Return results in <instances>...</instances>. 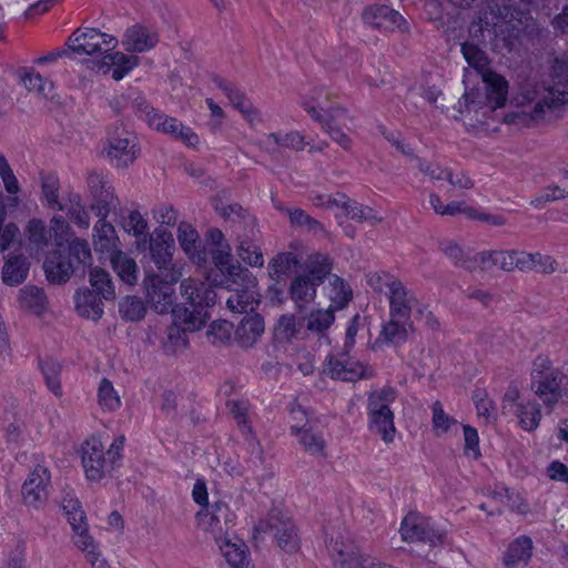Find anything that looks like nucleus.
<instances>
[{"mask_svg":"<svg viewBox=\"0 0 568 568\" xmlns=\"http://www.w3.org/2000/svg\"><path fill=\"white\" fill-rule=\"evenodd\" d=\"M181 303L172 308L173 323L166 329L165 347L173 351L186 345V332L201 329L211 317L217 294L211 284L187 277L181 281Z\"/></svg>","mask_w":568,"mask_h":568,"instance_id":"nucleus-1","label":"nucleus"},{"mask_svg":"<svg viewBox=\"0 0 568 568\" xmlns=\"http://www.w3.org/2000/svg\"><path fill=\"white\" fill-rule=\"evenodd\" d=\"M67 45L77 54H104L102 60L97 62L98 71L111 73L116 81L124 78L139 63L138 57L125 55L122 52L109 53L118 45V39L95 28L75 30L68 39Z\"/></svg>","mask_w":568,"mask_h":568,"instance_id":"nucleus-2","label":"nucleus"},{"mask_svg":"<svg viewBox=\"0 0 568 568\" xmlns=\"http://www.w3.org/2000/svg\"><path fill=\"white\" fill-rule=\"evenodd\" d=\"M488 11L478 16L469 26V42L486 44L487 37L494 48L513 50L523 32L521 19L511 13L508 19L509 6L505 4V12L501 11L498 2L488 0Z\"/></svg>","mask_w":568,"mask_h":568,"instance_id":"nucleus-3","label":"nucleus"},{"mask_svg":"<svg viewBox=\"0 0 568 568\" xmlns=\"http://www.w3.org/2000/svg\"><path fill=\"white\" fill-rule=\"evenodd\" d=\"M57 248L44 262L47 278L51 283L61 284L72 275L84 276L85 270L92 264V254L89 243L79 237L65 239L62 235L55 239Z\"/></svg>","mask_w":568,"mask_h":568,"instance_id":"nucleus-4","label":"nucleus"},{"mask_svg":"<svg viewBox=\"0 0 568 568\" xmlns=\"http://www.w3.org/2000/svg\"><path fill=\"white\" fill-rule=\"evenodd\" d=\"M531 389L551 410L568 400V376L547 357L538 356L531 372Z\"/></svg>","mask_w":568,"mask_h":568,"instance_id":"nucleus-5","label":"nucleus"},{"mask_svg":"<svg viewBox=\"0 0 568 568\" xmlns=\"http://www.w3.org/2000/svg\"><path fill=\"white\" fill-rule=\"evenodd\" d=\"M552 84L547 97L535 102L534 105H524L520 114H508L507 119L515 122V118L528 115L534 121L544 120L557 105L568 104V63L556 58L552 64Z\"/></svg>","mask_w":568,"mask_h":568,"instance_id":"nucleus-6","label":"nucleus"},{"mask_svg":"<svg viewBox=\"0 0 568 568\" xmlns=\"http://www.w3.org/2000/svg\"><path fill=\"white\" fill-rule=\"evenodd\" d=\"M124 440V436L115 438L105 453L98 438L92 437L83 444L82 465L89 480L99 481L113 471L122 457Z\"/></svg>","mask_w":568,"mask_h":568,"instance_id":"nucleus-7","label":"nucleus"},{"mask_svg":"<svg viewBox=\"0 0 568 568\" xmlns=\"http://www.w3.org/2000/svg\"><path fill=\"white\" fill-rule=\"evenodd\" d=\"M236 270L235 277L222 284L230 292L226 306L231 312L239 314L255 312L261 302L257 280L245 267H236Z\"/></svg>","mask_w":568,"mask_h":568,"instance_id":"nucleus-8","label":"nucleus"},{"mask_svg":"<svg viewBox=\"0 0 568 568\" xmlns=\"http://www.w3.org/2000/svg\"><path fill=\"white\" fill-rule=\"evenodd\" d=\"M144 290L145 300L151 308L159 314L172 313L175 307V290L174 285L181 277L180 271L155 273L144 268Z\"/></svg>","mask_w":568,"mask_h":568,"instance_id":"nucleus-9","label":"nucleus"},{"mask_svg":"<svg viewBox=\"0 0 568 568\" xmlns=\"http://www.w3.org/2000/svg\"><path fill=\"white\" fill-rule=\"evenodd\" d=\"M302 106L314 121L322 125L323 130L333 141L338 143L344 150L351 149V139L336 125V122L345 113L343 108L327 109L325 100L315 94L304 99Z\"/></svg>","mask_w":568,"mask_h":568,"instance_id":"nucleus-10","label":"nucleus"},{"mask_svg":"<svg viewBox=\"0 0 568 568\" xmlns=\"http://www.w3.org/2000/svg\"><path fill=\"white\" fill-rule=\"evenodd\" d=\"M256 530L272 532L277 546L286 554H294L300 549L297 528L291 517L281 510L273 509L266 520L258 523Z\"/></svg>","mask_w":568,"mask_h":568,"instance_id":"nucleus-11","label":"nucleus"},{"mask_svg":"<svg viewBox=\"0 0 568 568\" xmlns=\"http://www.w3.org/2000/svg\"><path fill=\"white\" fill-rule=\"evenodd\" d=\"M235 515L224 501H216L196 514L197 526L217 542L226 540L234 526Z\"/></svg>","mask_w":568,"mask_h":568,"instance_id":"nucleus-12","label":"nucleus"},{"mask_svg":"<svg viewBox=\"0 0 568 568\" xmlns=\"http://www.w3.org/2000/svg\"><path fill=\"white\" fill-rule=\"evenodd\" d=\"M388 287L389 316L404 321H412V313L424 315L426 305L420 303L413 291L400 281L393 280L386 283Z\"/></svg>","mask_w":568,"mask_h":568,"instance_id":"nucleus-13","label":"nucleus"},{"mask_svg":"<svg viewBox=\"0 0 568 568\" xmlns=\"http://www.w3.org/2000/svg\"><path fill=\"white\" fill-rule=\"evenodd\" d=\"M400 535L405 541L428 544L430 547L442 545L445 537L430 519L416 513L405 516L400 525Z\"/></svg>","mask_w":568,"mask_h":568,"instance_id":"nucleus-14","label":"nucleus"},{"mask_svg":"<svg viewBox=\"0 0 568 568\" xmlns=\"http://www.w3.org/2000/svg\"><path fill=\"white\" fill-rule=\"evenodd\" d=\"M175 242L172 233L163 226L158 227L150 236V260L155 265L158 273L179 271L173 263Z\"/></svg>","mask_w":568,"mask_h":568,"instance_id":"nucleus-15","label":"nucleus"},{"mask_svg":"<svg viewBox=\"0 0 568 568\" xmlns=\"http://www.w3.org/2000/svg\"><path fill=\"white\" fill-rule=\"evenodd\" d=\"M51 484V474L42 465H37L24 480L21 494L27 506L40 508L45 504L49 497Z\"/></svg>","mask_w":568,"mask_h":568,"instance_id":"nucleus-16","label":"nucleus"},{"mask_svg":"<svg viewBox=\"0 0 568 568\" xmlns=\"http://www.w3.org/2000/svg\"><path fill=\"white\" fill-rule=\"evenodd\" d=\"M348 352L326 358L323 373L331 378L344 382H356L369 377L368 368L363 363L349 357Z\"/></svg>","mask_w":568,"mask_h":568,"instance_id":"nucleus-17","label":"nucleus"},{"mask_svg":"<svg viewBox=\"0 0 568 568\" xmlns=\"http://www.w3.org/2000/svg\"><path fill=\"white\" fill-rule=\"evenodd\" d=\"M326 548L334 560L335 568H367L369 555L361 551L353 542H346L342 537H331L326 540Z\"/></svg>","mask_w":568,"mask_h":568,"instance_id":"nucleus-18","label":"nucleus"},{"mask_svg":"<svg viewBox=\"0 0 568 568\" xmlns=\"http://www.w3.org/2000/svg\"><path fill=\"white\" fill-rule=\"evenodd\" d=\"M244 220L246 230L237 237L236 253L244 263L253 267H262L264 258L257 243L260 232L255 229V219L248 216L247 219L244 217Z\"/></svg>","mask_w":568,"mask_h":568,"instance_id":"nucleus-19","label":"nucleus"},{"mask_svg":"<svg viewBox=\"0 0 568 568\" xmlns=\"http://www.w3.org/2000/svg\"><path fill=\"white\" fill-rule=\"evenodd\" d=\"M62 509L69 524L74 531V544L79 549H87L92 546V537L88 531L87 516L78 499L65 497L62 500Z\"/></svg>","mask_w":568,"mask_h":568,"instance_id":"nucleus-20","label":"nucleus"},{"mask_svg":"<svg viewBox=\"0 0 568 568\" xmlns=\"http://www.w3.org/2000/svg\"><path fill=\"white\" fill-rule=\"evenodd\" d=\"M362 18L365 24L382 31L400 28L405 22L398 11L385 4H374L365 8Z\"/></svg>","mask_w":568,"mask_h":568,"instance_id":"nucleus-21","label":"nucleus"},{"mask_svg":"<svg viewBox=\"0 0 568 568\" xmlns=\"http://www.w3.org/2000/svg\"><path fill=\"white\" fill-rule=\"evenodd\" d=\"M291 432L298 438V443L306 453L315 457H326V440L323 434L316 430L310 423H304L303 425L293 424Z\"/></svg>","mask_w":568,"mask_h":568,"instance_id":"nucleus-22","label":"nucleus"},{"mask_svg":"<svg viewBox=\"0 0 568 568\" xmlns=\"http://www.w3.org/2000/svg\"><path fill=\"white\" fill-rule=\"evenodd\" d=\"M264 328V320L260 314L246 313L234 331V338L241 347H252L261 338Z\"/></svg>","mask_w":568,"mask_h":568,"instance_id":"nucleus-23","label":"nucleus"},{"mask_svg":"<svg viewBox=\"0 0 568 568\" xmlns=\"http://www.w3.org/2000/svg\"><path fill=\"white\" fill-rule=\"evenodd\" d=\"M318 286L320 284L308 275L300 274L293 277L288 287V296L296 310L301 312L314 302Z\"/></svg>","mask_w":568,"mask_h":568,"instance_id":"nucleus-24","label":"nucleus"},{"mask_svg":"<svg viewBox=\"0 0 568 568\" xmlns=\"http://www.w3.org/2000/svg\"><path fill=\"white\" fill-rule=\"evenodd\" d=\"M178 240L184 253L199 266L207 260L206 252L201 248L196 230L189 223L181 222L178 229Z\"/></svg>","mask_w":568,"mask_h":568,"instance_id":"nucleus-25","label":"nucleus"},{"mask_svg":"<svg viewBox=\"0 0 568 568\" xmlns=\"http://www.w3.org/2000/svg\"><path fill=\"white\" fill-rule=\"evenodd\" d=\"M532 555V540L527 536H520L513 540L503 555V564L506 568H519L528 565Z\"/></svg>","mask_w":568,"mask_h":568,"instance_id":"nucleus-26","label":"nucleus"},{"mask_svg":"<svg viewBox=\"0 0 568 568\" xmlns=\"http://www.w3.org/2000/svg\"><path fill=\"white\" fill-rule=\"evenodd\" d=\"M136 146L135 138L126 133L124 138H113L109 141L106 154L111 161H115L116 166H128L135 159Z\"/></svg>","mask_w":568,"mask_h":568,"instance_id":"nucleus-27","label":"nucleus"},{"mask_svg":"<svg viewBox=\"0 0 568 568\" xmlns=\"http://www.w3.org/2000/svg\"><path fill=\"white\" fill-rule=\"evenodd\" d=\"M369 429L381 435L385 443H392L395 436L394 414L389 407L368 409Z\"/></svg>","mask_w":568,"mask_h":568,"instance_id":"nucleus-28","label":"nucleus"},{"mask_svg":"<svg viewBox=\"0 0 568 568\" xmlns=\"http://www.w3.org/2000/svg\"><path fill=\"white\" fill-rule=\"evenodd\" d=\"M75 310L82 317L98 321L103 315L102 297L94 291L85 288L78 291L75 296Z\"/></svg>","mask_w":568,"mask_h":568,"instance_id":"nucleus-29","label":"nucleus"},{"mask_svg":"<svg viewBox=\"0 0 568 568\" xmlns=\"http://www.w3.org/2000/svg\"><path fill=\"white\" fill-rule=\"evenodd\" d=\"M483 81L486 85V97L493 109L504 106L508 95L507 80L493 71L483 73Z\"/></svg>","mask_w":568,"mask_h":568,"instance_id":"nucleus-30","label":"nucleus"},{"mask_svg":"<svg viewBox=\"0 0 568 568\" xmlns=\"http://www.w3.org/2000/svg\"><path fill=\"white\" fill-rule=\"evenodd\" d=\"M333 203L341 206L347 217L356 222H366L371 225L379 223L383 219L369 206H365L354 200L346 199L344 195L341 200L334 199Z\"/></svg>","mask_w":568,"mask_h":568,"instance_id":"nucleus-31","label":"nucleus"},{"mask_svg":"<svg viewBox=\"0 0 568 568\" xmlns=\"http://www.w3.org/2000/svg\"><path fill=\"white\" fill-rule=\"evenodd\" d=\"M94 231L95 251L108 254L109 258L113 253L120 252V250H118L119 239L111 223H108L105 219H100L94 226Z\"/></svg>","mask_w":568,"mask_h":568,"instance_id":"nucleus-32","label":"nucleus"},{"mask_svg":"<svg viewBox=\"0 0 568 568\" xmlns=\"http://www.w3.org/2000/svg\"><path fill=\"white\" fill-rule=\"evenodd\" d=\"M223 556L232 568H248V549L243 541L232 542L231 538L217 542Z\"/></svg>","mask_w":568,"mask_h":568,"instance_id":"nucleus-33","label":"nucleus"},{"mask_svg":"<svg viewBox=\"0 0 568 568\" xmlns=\"http://www.w3.org/2000/svg\"><path fill=\"white\" fill-rule=\"evenodd\" d=\"M211 255L215 267L221 272L223 276L221 284L235 277L234 273H237L236 267H242L240 263L234 262L231 254V246L229 244L214 247L211 252Z\"/></svg>","mask_w":568,"mask_h":568,"instance_id":"nucleus-34","label":"nucleus"},{"mask_svg":"<svg viewBox=\"0 0 568 568\" xmlns=\"http://www.w3.org/2000/svg\"><path fill=\"white\" fill-rule=\"evenodd\" d=\"M29 272V263L22 255L10 256L2 267V280L14 286L23 282Z\"/></svg>","mask_w":568,"mask_h":568,"instance_id":"nucleus-35","label":"nucleus"},{"mask_svg":"<svg viewBox=\"0 0 568 568\" xmlns=\"http://www.w3.org/2000/svg\"><path fill=\"white\" fill-rule=\"evenodd\" d=\"M113 270L118 276L128 285L138 282V265L135 261L122 251L115 252L110 257Z\"/></svg>","mask_w":568,"mask_h":568,"instance_id":"nucleus-36","label":"nucleus"},{"mask_svg":"<svg viewBox=\"0 0 568 568\" xmlns=\"http://www.w3.org/2000/svg\"><path fill=\"white\" fill-rule=\"evenodd\" d=\"M515 415L519 419V425L525 430H534L539 426L541 419L540 405L535 400H519L516 404Z\"/></svg>","mask_w":568,"mask_h":568,"instance_id":"nucleus-37","label":"nucleus"},{"mask_svg":"<svg viewBox=\"0 0 568 568\" xmlns=\"http://www.w3.org/2000/svg\"><path fill=\"white\" fill-rule=\"evenodd\" d=\"M409 328H412V321L389 316V321L383 325L377 341L383 339L388 344H402L406 342Z\"/></svg>","mask_w":568,"mask_h":568,"instance_id":"nucleus-38","label":"nucleus"},{"mask_svg":"<svg viewBox=\"0 0 568 568\" xmlns=\"http://www.w3.org/2000/svg\"><path fill=\"white\" fill-rule=\"evenodd\" d=\"M306 268L307 272L304 275H308L321 285L327 276L332 275L333 260L327 254L317 252L310 255Z\"/></svg>","mask_w":568,"mask_h":568,"instance_id":"nucleus-39","label":"nucleus"},{"mask_svg":"<svg viewBox=\"0 0 568 568\" xmlns=\"http://www.w3.org/2000/svg\"><path fill=\"white\" fill-rule=\"evenodd\" d=\"M19 302L22 308L29 310L36 315L42 314L47 308L45 293L37 286H24L21 288Z\"/></svg>","mask_w":568,"mask_h":568,"instance_id":"nucleus-40","label":"nucleus"},{"mask_svg":"<svg viewBox=\"0 0 568 568\" xmlns=\"http://www.w3.org/2000/svg\"><path fill=\"white\" fill-rule=\"evenodd\" d=\"M335 311L332 307L327 310H314L307 316L302 317L307 331L323 335L335 321Z\"/></svg>","mask_w":568,"mask_h":568,"instance_id":"nucleus-41","label":"nucleus"},{"mask_svg":"<svg viewBox=\"0 0 568 568\" xmlns=\"http://www.w3.org/2000/svg\"><path fill=\"white\" fill-rule=\"evenodd\" d=\"M329 280V298L332 302L331 307L342 310L348 305L353 298V291L351 286L339 276L333 274L328 277Z\"/></svg>","mask_w":568,"mask_h":568,"instance_id":"nucleus-42","label":"nucleus"},{"mask_svg":"<svg viewBox=\"0 0 568 568\" xmlns=\"http://www.w3.org/2000/svg\"><path fill=\"white\" fill-rule=\"evenodd\" d=\"M47 387L55 396H62V386L60 381L61 364L52 358L41 359L39 362Z\"/></svg>","mask_w":568,"mask_h":568,"instance_id":"nucleus-43","label":"nucleus"},{"mask_svg":"<svg viewBox=\"0 0 568 568\" xmlns=\"http://www.w3.org/2000/svg\"><path fill=\"white\" fill-rule=\"evenodd\" d=\"M89 280L93 288L92 291L99 294L103 300L111 301L115 297L114 285L106 271L98 267L91 268Z\"/></svg>","mask_w":568,"mask_h":568,"instance_id":"nucleus-44","label":"nucleus"},{"mask_svg":"<svg viewBox=\"0 0 568 568\" xmlns=\"http://www.w3.org/2000/svg\"><path fill=\"white\" fill-rule=\"evenodd\" d=\"M285 211L288 214L292 226L294 227H300L304 231L312 232L314 234L320 233L324 230L323 224L321 222L313 219L302 209H285Z\"/></svg>","mask_w":568,"mask_h":568,"instance_id":"nucleus-45","label":"nucleus"},{"mask_svg":"<svg viewBox=\"0 0 568 568\" xmlns=\"http://www.w3.org/2000/svg\"><path fill=\"white\" fill-rule=\"evenodd\" d=\"M7 211L3 201L0 199V251L8 250L11 245L19 241L20 230L19 227L10 222L3 224L6 220Z\"/></svg>","mask_w":568,"mask_h":568,"instance_id":"nucleus-46","label":"nucleus"},{"mask_svg":"<svg viewBox=\"0 0 568 568\" xmlns=\"http://www.w3.org/2000/svg\"><path fill=\"white\" fill-rule=\"evenodd\" d=\"M92 211L100 217L105 219L111 210L115 209L118 200L113 194L111 185L92 196Z\"/></svg>","mask_w":568,"mask_h":568,"instance_id":"nucleus-47","label":"nucleus"},{"mask_svg":"<svg viewBox=\"0 0 568 568\" xmlns=\"http://www.w3.org/2000/svg\"><path fill=\"white\" fill-rule=\"evenodd\" d=\"M303 326L302 318L297 322L295 315L284 314L278 318L275 335L280 341H291Z\"/></svg>","mask_w":568,"mask_h":568,"instance_id":"nucleus-48","label":"nucleus"},{"mask_svg":"<svg viewBox=\"0 0 568 568\" xmlns=\"http://www.w3.org/2000/svg\"><path fill=\"white\" fill-rule=\"evenodd\" d=\"M462 53L467 63L478 71H484L488 65V58L485 51L480 48V44L475 42H465L462 44Z\"/></svg>","mask_w":568,"mask_h":568,"instance_id":"nucleus-49","label":"nucleus"},{"mask_svg":"<svg viewBox=\"0 0 568 568\" xmlns=\"http://www.w3.org/2000/svg\"><path fill=\"white\" fill-rule=\"evenodd\" d=\"M98 402L103 409L109 412L115 410L121 404L119 395L108 378H103L100 382L98 388Z\"/></svg>","mask_w":568,"mask_h":568,"instance_id":"nucleus-50","label":"nucleus"},{"mask_svg":"<svg viewBox=\"0 0 568 568\" xmlns=\"http://www.w3.org/2000/svg\"><path fill=\"white\" fill-rule=\"evenodd\" d=\"M266 139L267 141H273L278 146L287 148L294 151H302L307 144L304 140V135L297 131H292L284 134L281 132L270 133Z\"/></svg>","mask_w":568,"mask_h":568,"instance_id":"nucleus-51","label":"nucleus"},{"mask_svg":"<svg viewBox=\"0 0 568 568\" xmlns=\"http://www.w3.org/2000/svg\"><path fill=\"white\" fill-rule=\"evenodd\" d=\"M68 215L81 229H88L90 225V216L88 211L81 204L79 194H72L69 199V204H65Z\"/></svg>","mask_w":568,"mask_h":568,"instance_id":"nucleus-52","label":"nucleus"},{"mask_svg":"<svg viewBox=\"0 0 568 568\" xmlns=\"http://www.w3.org/2000/svg\"><path fill=\"white\" fill-rule=\"evenodd\" d=\"M148 123L151 128L159 132L171 134L173 138L178 134V131L182 124L178 119L171 118L160 113H148Z\"/></svg>","mask_w":568,"mask_h":568,"instance_id":"nucleus-53","label":"nucleus"},{"mask_svg":"<svg viewBox=\"0 0 568 568\" xmlns=\"http://www.w3.org/2000/svg\"><path fill=\"white\" fill-rule=\"evenodd\" d=\"M21 81L29 91L36 90L43 97H47L53 90V83L33 70L24 72Z\"/></svg>","mask_w":568,"mask_h":568,"instance_id":"nucleus-54","label":"nucleus"},{"mask_svg":"<svg viewBox=\"0 0 568 568\" xmlns=\"http://www.w3.org/2000/svg\"><path fill=\"white\" fill-rule=\"evenodd\" d=\"M27 234L30 243L34 244L37 250H42L48 245L50 232L41 220H31L27 226Z\"/></svg>","mask_w":568,"mask_h":568,"instance_id":"nucleus-55","label":"nucleus"},{"mask_svg":"<svg viewBox=\"0 0 568 568\" xmlns=\"http://www.w3.org/2000/svg\"><path fill=\"white\" fill-rule=\"evenodd\" d=\"M487 253V261L484 263H486V266H488L489 270L493 267H499L506 272L514 271L513 251H491Z\"/></svg>","mask_w":568,"mask_h":568,"instance_id":"nucleus-56","label":"nucleus"},{"mask_svg":"<svg viewBox=\"0 0 568 568\" xmlns=\"http://www.w3.org/2000/svg\"><path fill=\"white\" fill-rule=\"evenodd\" d=\"M58 181L54 178H42V194L50 209L64 211L65 204L58 201Z\"/></svg>","mask_w":568,"mask_h":568,"instance_id":"nucleus-57","label":"nucleus"},{"mask_svg":"<svg viewBox=\"0 0 568 568\" xmlns=\"http://www.w3.org/2000/svg\"><path fill=\"white\" fill-rule=\"evenodd\" d=\"M234 331L233 323L229 321H216L213 322L210 331L207 333L209 339L213 343H226L231 339L232 333Z\"/></svg>","mask_w":568,"mask_h":568,"instance_id":"nucleus-58","label":"nucleus"},{"mask_svg":"<svg viewBox=\"0 0 568 568\" xmlns=\"http://www.w3.org/2000/svg\"><path fill=\"white\" fill-rule=\"evenodd\" d=\"M297 264L298 260L294 253L284 252L280 253L271 261L270 267L275 275L281 276L290 273L292 267L296 266Z\"/></svg>","mask_w":568,"mask_h":568,"instance_id":"nucleus-59","label":"nucleus"},{"mask_svg":"<svg viewBox=\"0 0 568 568\" xmlns=\"http://www.w3.org/2000/svg\"><path fill=\"white\" fill-rule=\"evenodd\" d=\"M121 316L128 321L142 318V300L136 296H126L119 305Z\"/></svg>","mask_w":568,"mask_h":568,"instance_id":"nucleus-60","label":"nucleus"},{"mask_svg":"<svg viewBox=\"0 0 568 568\" xmlns=\"http://www.w3.org/2000/svg\"><path fill=\"white\" fill-rule=\"evenodd\" d=\"M212 81L214 84L224 92V94L230 100L231 104H233L235 101L243 99L245 93L233 82L217 75H212Z\"/></svg>","mask_w":568,"mask_h":568,"instance_id":"nucleus-61","label":"nucleus"},{"mask_svg":"<svg viewBox=\"0 0 568 568\" xmlns=\"http://www.w3.org/2000/svg\"><path fill=\"white\" fill-rule=\"evenodd\" d=\"M396 392L392 387H384L368 396L367 409H378L381 407H388V404L394 402Z\"/></svg>","mask_w":568,"mask_h":568,"instance_id":"nucleus-62","label":"nucleus"},{"mask_svg":"<svg viewBox=\"0 0 568 568\" xmlns=\"http://www.w3.org/2000/svg\"><path fill=\"white\" fill-rule=\"evenodd\" d=\"M122 43L126 51L142 52V27L134 24L129 28Z\"/></svg>","mask_w":568,"mask_h":568,"instance_id":"nucleus-63","label":"nucleus"},{"mask_svg":"<svg viewBox=\"0 0 568 568\" xmlns=\"http://www.w3.org/2000/svg\"><path fill=\"white\" fill-rule=\"evenodd\" d=\"M121 225L128 233H132L136 236V246L140 247L141 240L139 236L142 234V215L139 211H132L126 217L122 219Z\"/></svg>","mask_w":568,"mask_h":568,"instance_id":"nucleus-64","label":"nucleus"}]
</instances>
